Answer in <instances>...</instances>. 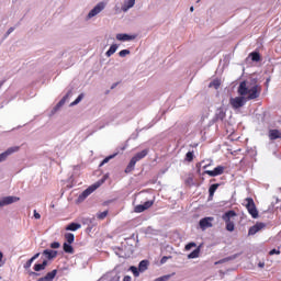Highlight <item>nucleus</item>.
<instances>
[{
	"instance_id": "2f4dec72",
	"label": "nucleus",
	"mask_w": 281,
	"mask_h": 281,
	"mask_svg": "<svg viewBox=\"0 0 281 281\" xmlns=\"http://www.w3.org/2000/svg\"><path fill=\"white\" fill-rule=\"evenodd\" d=\"M63 249L65 254H74V246L71 244L64 243Z\"/></svg>"
},
{
	"instance_id": "c85d7f7f",
	"label": "nucleus",
	"mask_w": 281,
	"mask_h": 281,
	"mask_svg": "<svg viewBox=\"0 0 281 281\" xmlns=\"http://www.w3.org/2000/svg\"><path fill=\"white\" fill-rule=\"evenodd\" d=\"M57 273H58V270L55 269V270H53V271L46 273V276L44 277V279H45L46 281H54V278H56Z\"/></svg>"
},
{
	"instance_id": "473e14b6",
	"label": "nucleus",
	"mask_w": 281,
	"mask_h": 281,
	"mask_svg": "<svg viewBox=\"0 0 281 281\" xmlns=\"http://www.w3.org/2000/svg\"><path fill=\"white\" fill-rule=\"evenodd\" d=\"M127 271H132L133 272V276L134 278H139V274L142 273L139 271V268L135 267V266H131Z\"/></svg>"
},
{
	"instance_id": "f03ea898",
	"label": "nucleus",
	"mask_w": 281,
	"mask_h": 281,
	"mask_svg": "<svg viewBox=\"0 0 281 281\" xmlns=\"http://www.w3.org/2000/svg\"><path fill=\"white\" fill-rule=\"evenodd\" d=\"M102 183H104V179L99 180L98 182L93 183L92 186L88 187L79 196H78V201H85V199H87L88 196H90V194H93V192H95V190H98V188H100V186H102Z\"/></svg>"
},
{
	"instance_id": "e2e57ef3",
	"label": "nucleus",
	"mask_w": 281,
	"mask_h": 281,
	"mask_svg": "<svg viewBox=\"0 0 281 281\" xmlns=\"http://www.w3.org/2000/svg\"><path fill=\"white\" fill-rule=\"evenodd\" d=\"M109 203H111V201H105L103 205H109Z\"/></svg>"
},
{
	"instance_id": "ea45409f",
	"label": "nucleus",
	"mask_w": 281,
	"mask_h": 281,
	"mask_svg": "<svg viewBox=\"0 0 281 281\" xmlns=\"http://www.w3.org/2000/svg\"><path fill=\"white\" fill-rule=\"evenodd\" d=\"M34 261L32 260V259H29L25 263H24V266H23V269H25V271H31L30 270V268L32 267V263H33Z\"/></svg>"
},
{
	"instance_id": "7c9ffc66",
	"label": "nucleus",
	"mask_w": 281,
	"mask_h": 281,
	"mask_svg": "<svg viewBox=\"0 0 281 281\" xmlns=\"http://www.w3.org/2000/svg\"><path fill=\"white\" fill-rule=\"evenodd\" d=\"M249 57L251 58L252 63H260V53L252 52L249 54Z\"/></svg>"
},
{
	"instance_id": "f704fd0d",
	"label": "nucleus",
	"mask_w": 281,
	"mask_h": 281,
	"mask_svg": "<svg viewBox=\"0 0 281 281\" xmlns=\"http://www.w3.org/2000/svg\"><path fill=\"white\" fill-rule=\"evenodd\" d=\"M225 225H226V231L227 232H234V229H236V225L234 224V221L225 222Z\"/></svg>"
},
{
	"instance_id": "774afa93",
	"label": "nucleus",
	"mask_w": 281,
	"mask_h": 281,
	"mask_svg": "<svg viewBox=\"0 0 281 281\" xmlns=\"http://www.w3.org/2000/svg\"><path fill=\"white\" fill-rule=\"evenodd\" d=\"M202 164H205V160H203L202 162H200V166H201Z\"/></svg>"
},
{
	"instance_id": "393cba45",
	"label": "nucleus",
	"mask_w": 281,
	"mask_h": 281,
	"mask_svg": "<svg viewBox=\"0 0 281 281\" xmlns=\"http://www.w3.org/2000/svg\"><path fill=\"white\" fill-rule=\"evenodd\" d=\"M117 155H120V151H116L110 156H106L102 161L101 164L99 165L100 168H102V166H104V164H109V161H111V159H115V157H117Z\"/></svg>"
},
{
	"instance_id": "7ed1b4c3",
	"label": "nucleus",
	"mask_w": 281,
	"mask_h": 281,
	"mask_svg": "<svg viewBox=\"0 0 281 281\" xmlns=\"http://www.w3.org/2000/svg\"><path fill=\"white\" fill-rule=\"evenodd\" d=\"M245 201L248 214H250L251 218H258V209L256 207V202H254V198H246Z\"/></svg>"
},
{
	"instance_id": "49530a36",
	"label": "nucleus",
	"mask_w": 281,
	"mask_h": 281,
	"mask_svg": "<svg viewBox=\"0 0 281 281\" xmlns=\"http://www.w3.org/2000/svg\"><path fill=\"white\" fill-rule=\"evenodd\" d=\"M169 258H171V257L164 256V257L160 259V265H166V262H168Z\"/></svg>"
},
{
	"instance_id": "aec40b11",
	"label": "nucleus",
	"mask_w": 281,
	"mask_h": 281,
	"mask_svg": "<svg viewBox=\"0 0 281 281\" xmlns=\"http://www.w3.org/2000/svg\"><path fill=\"white\" fill-rule=\"evenodd\" d=\"M221 187L220 183H213L210 186L209 188V201H212V199H214V193L216 192V190H218V188Z\"/></svg>"
},
{
	"instance_id": "4468645a",
	"label": "nucleus",
	"mask_w": 281,
	"mask_h": 281,
	"mask_svg": "<svg viewBox=\"0 0 281 281\" xmlns=\"http://www.w3.org/2000/svg\"><path fill=\"white\" fill-rule=\"evenodd\" d=\"M58 256L57 250H52V249H45L42 252V258H45L46 260H54Z\"/></svg>"
},
{
	"instance_id": "680f3d73",
	"label": "nucleus",
	"mask_w": 281,
	"mask_h": 281,
	"mask_svg": "<svg viewBox=\"0 0 281 281\" xmlns=\"http://www.w3.org/2000/svg\"><path fill=\"white\" fill-rule=\"evenodd\" d=\"M131 138L132 139H137V135H132Z\"/></svg>"
},
{
	"instance_id": "052dcab7",
	"label": "nucleus",
	"mask_w": 281,
	"mask_h": 281,
	"mask_svg": "<svg viewBox=\"0 0 281 281\" xmlns=\"http://www.w3.org/2000/svg\"><path fill=\"white\" fill-rule=\"evenodd\" d=\"M9 35H10V33H8V31H7L5 34H4V38H8Z\"/></svg>"
},
{
	"instance_id": "de8ad7c7",
	"label": "nucleus",
	"mask_w": 281,
	"mask_h": 281,
	"mask_svg": "<svg viewBox=\"0 0 281 281\" xmlns=\"http://www.w3.org/2000/svg\"><path fill=\"white\" fill-rule=\"evenodd\" d=\"M42 265H43V267L45 268V269H47V265H49V262H48V259H45V257L44 258H42Z\"/></svg>"
},
{
	"instance_id": "f8f14e48",
	"label": "nucleus",
	"mask_w": 281,
	"mask_h": 281,
	"mask_svg": "<svg viewBox=\"0 0 281 281\" xmlns=\"http://www.w3.org/2000/svg\"><path fill=\"white\" fill-rule=\"evenodd\" d=\"M135 38H137V35H131L128 33L116 34V41H121L122 43L135 41Z\"/></svg>"
},
{
	"instance_id": "dca6fc26",
	"label": "nucleus",
	"mask_w": 281,
	"mask_h": 281,
	"mask_svg": "<svg viewBox=\"0 0 281 281\" xmlns=\"http://www.w3.org/2000/svg\"><path fill=\"white\" fill-rule=\"evenodd\" d=\"M212 221H214V217H204L200 220L199 225L202 231L207 229V227H212Z\"/></svg>"
},
{
	"instance_id": "c03bdc74",
	"label": "nucleus",
	"mask_w": 281,
	"mask_h": 281,
	"mask_svg": "<svg viewBox=\"0 0 281 281\" xmlns=\"http://www.w3.org/2000/svg\"><path fill=\"white\" fill-rule=\"evenodd\" d=\"M269 256H280V249H271L269 251Z\"/></svg>"
},
{
	"instance_id": "5fc2aeb1",
	"label": "nucleus",
	"mask_w": 281,
	"mask_h": 281,
	"mask_svg": "<svg viewBox=\"0 0 281 281\" xmlns=\"http://www.w3.org/2000/svg\"><path fill=\"white\" fill-rule=\"evenodd\" d=\"M269 82H271V78H267V80L265 82L266 87H269Z\"/></svg>"
},
{
	"instance_id": "13d9d810",
	"label": "nucleus",
	"mask_w": 281,
	"mask_h": 281,
	"mask_svg": "<svg viewBox=\"0 0 281 281\" xmlns=\"http://www.w3.org/2000/svg\"><path fill=\"white\" fill-rule=\"evenodd\" d=\"M119 82H115L111 86V89H115V87H117Z\"/></svg>"
},
{
	"instance_id": "79ce46f5",
	"label": "nucleus",
	"mask_w": 281,
	"mask_h": 281,
	"mask_svg": "<svg viewBox=\"0 0 281 281\" xmlns=\"http://www.w3.org/2000/svg\"><path fill=\"white\" fill-rule=\"evenodd\" d=\"M128 54H131L130 49H122L121 52H119V56L121 58H124V57L128 56Z\"/></svg>"
},
{
	"instance_id": "f3484780",
	"label": "nucleus",
	"mask_w": 281,
	"mask_h": 281,
	"mask_svg": "<svg viewBox=\"0 0 281 281\" xmlns=\"http://www.w3.org/2000/svg\"><path fill=\"white\" fill-rule=\"evenodd\" d=\"M235 216H237L236 211L229 210L222 215V221H224V223H231L232 218H235Z\"/></svg>"
},
{
	"instance_id": "a18cd8bd",
	"label": "nucleus",
	"mask_w": 281,
	"mask_h": 281,
	"mask_svg": "<svg viewBox=\"0 0 281 281\" xmlns=\"http://www.w3.org/2000/svg\"><path fill=\"white\" fill-rule=\"evenodd\" d=\"M58 248H60V243L54 241L50 244V249H58Z\"/></svg>"
},
{
	"instance_id": "09e8293b",
	"label": "nucleus",
	"mask_w": 281,
	"mask_h": 281,
	"mask_svg": "<svg viewBox=\"0 0 281 281\" xmlns=\"http://www.w3.org/2000/svg\"><path fill=\"white\" fill-rule=\"evenodd\" d=\"M122 269H124V265L116 266L114 268V271H115V273H119V271H122Z\"/></svg>"
},
{
	"instance_id": "bb28decb",
	"label": "nucleus",
	"mask_w": 281,
	"mask_h": 281,
	"mask_svg": "<svg viewBox=\"0 0 281 281\" xmlns=\"http://www.w3.org/2000/svg\"><path fill=\"white\" fill-rule=\"evenodd\" d=\"M199 254H201V246H199L198 248H195L193 251H191L188 255V259L189 260H193L194 258H199Z\"/></svg>"
},
{
	"instance_id": "bf43d9fd",
	"label": "nucleus",
	"mask_w": 281,
	"mask_h": 281,
	"mask_svg": "<svg viewBox=\"0 0 281 281\" xmlns=\"http://www.w3.org/2000/svg\"><path fill=\"white\" fill-rule=\"evenodd\" d=\"M37 281H47L45 277L40 278Z\"/></svg>"
},
{
	"instance_id": "e433bc0d",
	"label": "nucleus",
	"mask_w": 281,
	"mask_h": 281,
	"mask_svg": "<svg viewBox=\"0 0 281 281\" xmlns=\"http://www.w3.org/2000/svg\"><path fill=\"white\" fill-rule=\"evenodd\" d=\"M209 87H214V89H218V87H221V79H214L210 82Z\"/></svg>"
},
{
	"instance_id": "603ef678",
	"label": "nucleus",
	"mask_w": 281,
	"mask_h": 281,
	"mask_svg": "<svg viewBox=\"0 0 281 281\" xmlns=\"http://www.w3.org/2000/svg\"><path fill=\"white\" fill-rule=\"evenodd\" d=\"M41 257V252L35 254L33 257H31L32 261L36 260L37 258Z\"/></svg>"
},
{
	"instance_id": "a211bd4d",
	"label": "nucleus",
	"mask_w": 281,
	"mask_h": 281,
	"mask_svg": "<svg viewBox=\"0 0 281 281\" xmlns=\"http://www.w3.org/2000/svg\"><path fill=\"white\" fill-rule=\"evenodd\" d=\"M135 7V0H124L121 10L122 12H128L131 8Z\"/></svg>"
},
{
	"instance_id": "37998d69",
	"label": "nucleus",
	"mask_w": 281,
	"mask_h": 281,
	"mask_svg": "<svg viewBox=\"0 0 281 281\" xmlns=\"http://www.w3.org/2000/svg\"><path fill=\"white\" fill-rule=\"evenodd\" d=\"M192 247H196V243L191 241V243L187 244L184 249H186V251H190V249H192Z\"/></svg>"
},
{
	"instance_id": "412c9836",
	"label": "nucleus",
	"mask_w": 281,
	"mask_h": 281,
	"mask_svg": "<svg viewBox=\"0 0 281 281\" xmlns=\"http://www.w3.org/2000/svg\"><path fill=\"white\" fill-rule=\"evenodd\" d=\"M82 225L80 223L71 222L66 226V232H78Z\"/></svg>"
},
{
	"instance_id": "6ab92c4d",
	"label": "nucleus",
	"mask_w": 281,
	"mask_h": 281,
	"mask_svg": "<svg viewBox=\"0 0 281 281\" xmlns=\"http://www.w3.org/2000/svg\"><path fill=\"white\" fill-rule=\"evenodd\" d=\"M269 139L271 142H276V139H281V132H280V130H270L269 131Z\"/></svg>"
},
{
	"instance_id": "c756f323",
	"label": "nucleus",
	"mask_w": 281,
	"mask_h": 281,
	"mask_svg": "<svg viewBox=\"0 0 281 281\" xmlns=\"http://www.w3.org/2000/svg\"><path fill=\"white\" fill-rule=\"evenodd\" d=\"M65 240V243L72 245L74 240H76V236L72 233H66Z\"/></svg>"
},
{
	"instance_id": "f257e3e1",
	"label": "nucleus",
	"mask_w": 281,
	"mask_h": 281,
	"mask_svg": "<svg viewBox=\"0 0 281 281\" xmlns=\"http://www.w3.org/2000/svg\"><path fill=\"white\" fill-rule=\"evenodd\" d=\"M262 91V88L258 86V79H250V83L248 85L247 81H241L238 86L237 93L241 98H245L247 100H256L260 98V92Z\"/></svg>"
},
{
	"instance_id": "5701e85b",
	"label": "nucleus",
	"mask_w": 281,
	"mask_h": 281,
	"mask_svg": "<svg viewBox=\"0 0 281 281\" xmlns=\"http://www.w3.org/2000/svg\"><path fill=\"white\" fill-rule=\"evenodd\" d=\"M147 155H148V149H143L142 151L133 156L132 159L135 160L136 162L142 161V159H144V157H146Z\"/></svg>"
},
{
	"instance_id": "4c0bfd02",
	"label": "nucleus",
	"mask_w": 281,
	"mask_h": 281,
	"mask_svg": "<svg viewBox=\"0 0 281 281\" xmlns=\"http://www.w3.org/2000/svg\"><path fill=\"white\" fill-rule=\"evenodd\" d=\"M108 215H109V211H103L97 214V218H99L100 221H104V218H106Z\"/></svg>"
},
{
	"instance_id": "39448f33",
	"label": "nucleus",
	"mask_w": 281,
	"mask_h": 281,
	"mask_svg": "<svg viewBox=\"0 0 281 281\" xmlns=\"http://www.w3.org/2000/svg\"><path fill=\"white\" fill-rule=\"evenodd\" d=\"M225 117H227V111L225 110V108L221 106L216 109L212 122L213 124H216V122H223Z\"/></svg>"
},
{
	"instance_id": "a878e982",
	"label": "nucleus",
	"mask_w": 281,
	"mask_h": 281,
	"mask_svg": "<svg viewBox=\"0 0 281 281\" xmlns=\"http://www.w3.org/2000/svg\"><path fill=\"white\" fill-rule=\"evenodd\" d=\"M117 47H119L117 44H112L110 46V48L106 50L105 56L108 58H111V56H113V54H115V52H117Z\"/></svg>"
},
{
	"instance_id": "864d4df0",
	"label": "nucleus",
	"mask_w": 281,
	"mask_h": 281,
	"mask_svg": "<svg viewBox=\"0 0 281 281\" xmlns=\"http://www.w3.org/2000/svg\"><path fill=\"white\" fill-rule=\"evenodd\" d=\"M131 280H132L131 276H125V277L123 278V281H131Z\"/></svg>"
},
{
	"instance_id": "72a5a7b5",
	"label": "nucleus",
	"mask_w": 281,
	"mask_h": 281,
	"mask_svg": "<svg viewBox=\"0 0 281 281\" xmlns=\"http://www.w3.org/2000/svg\"><path fill=\"white\" fill-rule=\"evenodd\" d=\"M85 99V93H80L77 99L70 103V106H76L77 104H80L82 100Z\"/></svg>"
},
{
	"instance_id": "338daca9",
	"label": "nucleus",
	"mask_w": 281,
	"mask_h": 281,
	"mask_svg": "<svg viewBox=\"0 0 281 281\" xmlns=\"http://www.w3.org/2000/svg\"><path fill=\"white\" fill-rule=\"evenodd\" d=\"M121 150H126V146L121 147Z\"/></svg>"
},
{
	"instance_id": "4be33fe9",
	"label": "nucleus",
	"mask_w": 281,
	"mask_h": 281,
	"mask_svg": "<svg viewBox=\"0 0 281 281\" xmlns=\"http://www.w3.org/2000/svg\"><path fill=\"white\" fill-rule=\"evenodd\" d=\"M149 265H150V261H148L147 259H144V260L139 261L138 271H140V273H144L145 271H148V266Z\"/></svg>"
},
{
	"instance_id": "cd10ccee",
	"label": "nucleus",
	"mask_w": 281,
	"mask_h": 281,
	"mask_svg": "<svg viewBox=\"0 0 281 281\" xmlns=\"http://www.w3.org/2000/svg\"><path fill=\"white\" fill-rule=\"evenodd\" d=\"M237 258H238V255H232L229 257L218 260L215 265H223L225 262H229L231 260H236Z\"/></svg>"
},
{
	"instance_id": "8fccbe9b",
	"label": "nucleus",
	"mask_w": 281,
	"mask_h": 281,
	"mask_svg": "<svg viewBox=\"0 0 281 281\" xmlns=\"http://www.w3.org/2000/svg\"><path fill=\"white\" fill-rule=\"evenodd\" d=\"M213 160H207V162L203 166V170L210 168V166H212Z\"/></svg>"
},
{
	"instance_id": "9b49d317",
	"label": "nucleus",
	"mask_w": 281,
	"mask_h": 281,
	"mask_svg": "<svg viewBox=\"0 0 281 281\" xmlns=\"http://www.w3.org/2000/svg\"><path fill=\"white\" fill-rule=\"evenodd\" d=\"M225 172L224 166H217L214 168V170H205L202 175H209V177H220V175H223Z\"/></svg>"
},
{
	"instance_id": "0eeeda50",
	"label": "nucleus",
	"mask_w": 281,
	"mask_h": 281,
	"mask_svg": "<svg viewBox=\"0 0 281 281\" xmlns=\"http://www.w3.org/2000/svg\"><path fill=\"white\" fill-rule=\"evenodd\" d=\"M104 8H106V4H104V2H99L92 10H90L87 15V20L89 21L90 19H93V16H98Z\"/></svg>"
},
{
	"instance_id": "20e7f679",
	"label": "nucleus",
	"mask_w": 281,
	"mask_h": 281,
	"mask_svg": "<svg viewBox=\"0 0 281 281\" xmlns=\"http://www.w3.org/2000/svg\"><path fill=\"white\" fill-rule=\"evenodd\" d=\"M229 104L232 106V109H243V106H245V104H247V98L245 97H236V98H231L229 99Z\"/></svg>"
},
{
	"instance_id": "3c124183",
	"label": "nucleus",
	"mask_w": 281,
	"mask_h": 281,
	"mask_svg": "<svg viewBox=\"0 0 281 281\" xmlns=\"http://www.w3.org/2000/svg\"><path fill=\"white\" fill-rule=\"evenodd\" d=\"M33 214L34 218H36L37 221L41 218V213L36 212V210H34Z\"/></svg>"
},
{
	"instance_id": "69168bd1",
	"label": "nucleus",
	"mask_w": 281,
	"mask_h": 281,
	"mask_svg": "<svg viewBox=\"0 0 281 281\" xmlns=\"http://www.w3.org/2000/svg\"><path fill=\"white\" fill-rule=\"evenodd\" d=\"M259 267L262 269L265 267V263H259Z\"/></svg>"
},
{
	"instance_id": "0e129e2a",
	"label": "nucleus",
	"mask_w": 281,
	"mask_h": 281,
	"mask_svg": "<svg viewBox=\"0 0 281 281\" xmlns=\"http://www.w3.org/2000/svg\"><path fill=\"white\" fill-rule=\"evenodd\" d=\"M190 12H194V7H190Z\"/></svg>"
},
{
	"instance_id": "2eb2a0df",
	"label": "nucleus",
	"mask_w": 281,
	"mask_h": 281,
	"mask_svg": "<svg viewBox=\"0 0 281 281\" xmlns=\"http://www.w3.org/2000/svg\"><path fill=\"white\" fill-rule=\"evenodd\" d=\"M33 270L34 271H29V276H31V278H38V276H41L38 271H45V268L43 267L42 263H35L33 266Z\"/></svg>"
},
{
	"instance_id": "ddd939ff",
	"label": "nucleus",
	"mask_w": 281,
	"mask_h": 281,
	"mask_svg": "<svg viewBox=\"0 0 281 281\" xmlns=\"http://www.w3.org/2000/svg\"><path fill=\"white\" fill-rule=\"evenodd\" d=\"M19 147H10L8 148L5 151H3L2 154H0V164L5 161L8 159V157H10V155H14V153H18Z\"/></svg>"
},
{
	"instance_id": "423d86ee",
	"label": "nucleus",
	"mask_w": 281,
	"mask_h": 281,
	"mask_svg": "<svg viewBox=\"0 0 281 281\" xmlns=\"http://www.w3.org/2000/svg\"><path fill=\"white\" fill-rule=\"evenodd\" d=\"M21 201V198L14 195H8L0 198V210L1 207H5L7 205H12V203H16Z\"/></svg>"
},
{
	"instance_id": "a19ab883",
	"label": "nucleus",
	"mask_w": 281,
	"mask_h": 281,
	"mask_svg": "<svg viewBox=\"0 0 281 281\" xmlns=\"http://www.w3.org/2000/svg\"><path fill=\"white\" fill-rule=\"evenodd\" d=\"M153 205H155V201H146L144 202L143 206L145 207V210H149V207H153Z\"/></svg>"
},
{
	"instance_id": "58836bf2",
	"label": "nucleus",
	"mask_w": 281,
	"mask_h": 281,
	"mask_svg": "<svg viewBox=\"0 0 281 281\" xmlns=\"http://www.w3.org/2000/svg\"><path fill=\"white\" fill-rule=\"evenodd\" d=\"M194 160V151H188L186 154V161H193Z\"/></svg>"
},
{
	"instance_id": "6e6552de",
	"label": "nucleus",
	"mask_w": 281,
	"mask_h": 281,
	"mask_svg": "<svg viewBox=\"0 0 281 281\" xmlns=\"http://www.w3.org/2000/svg\"><path fill=\"white\" fill-rule=\"evenodd\" d=\"M74 95V91L70 89L67 91V93L61 98V100L53 108V113H56L60 110L61 106H65V102L69 100Z\"/></svg>"
},
{
	"instance_id": "c9c22d12",
	"label": "nucleus",
	"mask_w": 281,
	"mask_h": 281,
	"mask_svg": "<svg viewBox=\"0 0 281 281\" xmlns=\"http://www.w3.org/2000/svg\"><path fill=\"white\" fill-rule=\"evenodd\" d=\"M134 212H136V214H142V212H146V209L144 204H138L135 206Z\"/></svg>"
},
{
	"instance_id": "6e6d98bb",
	"label": "nucleus",
	"mask_w": 281,
	"mask_h": 281,
	"mask_svg": "<svg viewBox=\"0 0 281 281\" xmlns=\"http://www.w3.org/2000/svg\"><path fill=\"white\" fill-rule=\"evenodd\" d=\"M7 32H8V34H11L12 32H14V27L11 26Z\"/></svg>"
},
{
	"instance_id": "b1692460",
	"label": "nucleus",
	"mask_w": 281,
	"mask_h": 281,
	"mask_svg": "<svg viewBox=\"0 0 281 281\" xmlns=\"http://www.w3.org/2000/svg\"><path fill=\"white\" fill-rule=\"evenodd\" d=\"M135 164H137V160L132 158L130 160L128 165L125 168V173L126 175H130V172H133L135 170Z\"/></svg>"
},
{
	"instance_id": "1a4fd4ad",
	"label": "nucleus",
	"mask_w": 281,
	"mask_h": 281,
	"mask_svg": "<svg viewBox=\"0 0 281 281\" xmlns=\"http://www.w3.org/2000/svg\"><path fill=\"white\" fill-rule=\"evenodd\" d=\"M74 95V91L70 89L67 91V93L61 98V100L53 108V113H56L60 110L61 106H65V102L69 100Z\"/></svg>"
},
{
	"instance_id": "9d476101",
	"label": "nucleus",
	"mask_w": 281,
	"mask_h": 281,
	"mask_svg": "<svg viewBox=\"0 0 281 281\" xmlns=\"http://www.w3.org/2000/svg\"><path fill=\"white\" fill-rule=\"evenodd\" d=\"M265 227H267L266 223L257 222L254 226H251L248 229V236H256V234H258V232L265 229Z\"/></svg>"
},
{
	"instance_id": "4d7b16f0",
	"label": "nucleus",
	"mask_w": 281,
	"mask_h": 281,
	"mask_svg": "<svg viewBox=\"0 0 281 281\" xmlns=\"http://www.w3.org/2000/svg\"><path fill=\"white\" fill-rule=\"evenodd\" d=\"M2 261H3V252L0 251V262H2Z\"/></svg>"
}]
</instances>
